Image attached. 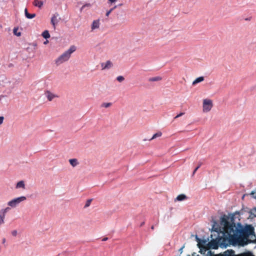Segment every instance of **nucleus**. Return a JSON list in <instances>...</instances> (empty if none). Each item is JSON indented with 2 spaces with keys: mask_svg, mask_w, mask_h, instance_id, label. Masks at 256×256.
Returning <instances> with one entry per match:
<instances>
[{
  "mask_svg": "<svg viewBox=\"0 0 256 256\" xmlns=\"http://www.w3.org/2000/svg\"><path fill=\"white\" fill-rule=\"evenodd\" d=\"M154 226H151V229L153 230H154Z\"/></svg>",
  "mask_w": 256,
  "mask_h": 256,
  "instance_id": "40",
  "label": "nucleus"
},
{
  "mask_svg": "<svg viewBox=\"0 0 256 256\" xmlns=\"http://www.w3.org/2000/svg\"><path fill=\"white\" fill-rule=\"evenodd\" d=\"M76 48L74 46H72L70 48L60 55L57 59L56 60V65H60L63 62L68 61L71 56V54L75 52Z\"/></svg>",
  "mask_w": 256,
  "mask_h": 256,
  "instance_id": "3",
  "label": "nucleus"
},
{
  "mask_svg": "<svg viewBox=\"0 0 256 256\" xmlns=\"http://www.w3.org/2000/svg\"><path fill=\"white\" fill-rule=\"evenodd\" d=\"M114 10V8H111L106 12V16H108Z\"/></svg>",
  "mask_w": 256,
  "mask_h": 256,
  "instance_id": "28",
  "label": "nucleus"
},
{
  "mask_svg": "<svg viewBox=\"0 0 256 256\" xmlns=\"http://www.w3.org/2000/svg\"><path fill=\"white\" fill-rule=\"evenodd\" d=\"M92 201V199H88L86 200V204L84 206V208H87L91 204V202Z\"/></svg>",
  "mask_w": 256,
  "mask_h": 256,
  "instance_id": "24",
  "label": "nucleus"
},
{
  "mask_svg": "<svg viewBox=\"0 0 256 256\" xmlns=\"http://www.w3.org/2000/svg\"><path fill=\"white\" fill-rule=\"evenodd\" d=\"M5 215L0 212V226L4 223Z\"/></svg>",
  "mask_w": 256,
  "mask_h": 256,
  "instance_id": "17",
  "label": "nucleus"
},
{
  "mask_svg": "<svg viewBox=\"0 0 256 256\" xmlns=\"http://www.w3.org/2000/svg\"><path fill=\"white\" fill-rule=\"evenodd\" d=\"M162 133L160 132H158L153 135V136L151 138L150 140L154 139L158 137H160L162 136Z\"/></svg>",
  "mask_w": 256,
  "mask_h": 256,
  "instance_id": "19",
  "label": "nucleus"
},
{
  "mask_svg": "<svg viewBox=\"0 0 256 256\" xmlns=\"http://www.w3.org/2000/svg\"><path fill=\"white\" fill-rule=\"evenodd\" d=\"M250 194L252 198L256 199V192L252 191L250 192Z\"/></svg>",
  "mask_w": 256,
  "mask_h": 256,
  "instance_id": "29",
  "label": "nucleus"
},
{
  "mask_svg": "<svg viewBox=\"0 0 256 256\" xmlns=\"http://www.w3.org/2000/svg\"><path fill=\"white\" fill-rule=\"evenodd\" d=\"M16 188H22L23 189L25 188V184L23 180H21L18 182L16 185Z\"/></svg>",
  "mask_w": 256,
  "mask_h": 256,
  "instance_id": "13",
  "label": "nucleus"
},
{
  "mask_svg": "<svg viewBox=\"0 0 256 256\" xmlns=\"http://www.w3.org/2000/svg\"><path fill=\"white\" fill-rule=\"evenodd\" d=\"M100 20L98 19V20H94L92 22V26H91L92 31H93L95 29L98 28H100Z\"/></svg>",
  "mask_w": 256,
  "mask_h": 256,
  "instance_id": "9",
  "label": "nucleus"
},
{
  "mask_svg": "<svg viewBox=\"0 0 256 256\" xmlns=\"http://www.w3.org/2000/svg\"><path fill=\"white\" fill-rule=\"evenodd\" d=\"M231 232L228 238L223 237L218 239V242L221 246H226L228 242L241 246L251 242L255 243L256 236L254 234V228L250 225L240 228L236 226Z\"/></svg>",
  "mask_w": 256,
  "mask_h": 256,
  "instance_id": "1",
  "label": "nucleus"
},
{
  "mask_svg": "<svg viewBox=\"0 0 256 256\" xmlns=\"http://www.w3.org/2000/svg\"><path fill=\"white\" fill-rule=\"evenodd\" d=\"M184 114V112H180V114H178L176 116L174 117V119H176V118L183 116Z\"/></svg>",
  "mask_w": 256,
  "mask_h": 256,
  "instance_id": "30",
  "label": "nucleus"
},
{
  "mask_svg": "<svg viewBox=\"0 0 256 256\" xmlns=\"http://www.w3.org/2000/svg\"><path fill=\"white\" fill-rule=\"evenodd\" d=\"M234 253V250H228L225 251L223 254H218L217 256H254L253 254L250 251L242 252L238 254H235Z\"/></svg>",
  "mask_w": 256,
  "mask_h": 256,
  "instance_id": "4",
  "label": "nucleus"
},
{
  "mask_svg": "<svg viewBox=\"0 0 256 256\" xmlns=\"http://www.w3.org/2000/svg\"><path fill=\"white\" fill-rule=\"evenodd\" d=\"M108 238H104L102 240V241H106V240H108Z\"/></svg>",
  "mask_w": 256,
  "mask_h": 256,
  "instance_id": "35",
  "label": "nucleus"
},
{
  "mask_svg": "<svg viewBox=\"0 0 256 256\" xmlns=\"http://www.w3.org/2000/svg\"><path fill=\"white\" fill-rule=\"evenodd\" d=\"M17 35L18 36H20V33H18Z\"/></svg>",
  "mask_w": 256,
  "mask_h": 256,
  "instance_id": "42",
  "label": "nucleus"
},
{
  "mask_svg": "<svg viewBox=\"0 0 256 256\" xmlns=\"http://www.w3.org/2000/svg\"><path fill=\"white\" fill-rule=\"evenodd\" d=\"M196 240L198 242V248H200V252L202 251V246L201 244V239H200L197 235L196 236Z\"/></svg>",
  "mask_w": 256,
  "mask_h": 256,
  "instance_id": "16",
  "label": "nucleus"
},
{
  "mask_svg": "<svg viewBox=\"0 0 256 256\" xmlns=\"http://www.w3.org/2000/svg\"><path fill=\"white\" fill-rule=\"evenodd\" d=\"M204 80V78L203 76H200L196 78L193 82L192 84L195 85L196 84L202 82Z\"/></svg>",
  "mask_w": 256,
  "mask_h": 256,
  "instance_id": "15",
  "label": "nucleus"
},
{
  "mask_svg": "<svg viewBox=\"0 0 256 256\" xmlns=\"http://www.w3.org/2000/svg\"><path fill=\"white\" fill-rule=\"evenodd\" d=\"M206 242V240H201V244L202 246V248H205V244Z\"/></svg>",
  "mask_w": 256,
  "mask_h": 256,
  "instance_id": "26",
  "label": "nucleus"
},
{
  "mask_svg": "<svg viewBox=\"0 0 256 256\" xmlns=\"http://www.w3.org/2000/svg\"><path fill=\"white\" fill-rule=\"evenodd\" d=\"M186 199V196L184 194L178 195L176 198V200L178 201H182Z\"/></svg>",
  "mask_w": 256,
  "mask_h": 256,
  "instance_id": "14",
  "label": "nucleus"
},
{
  "mask_svg": "<svg viewBox=\"0 0 256 256\" xmlns=\"http://www.w3.org/2000/svg\"><path fill=\"white\" fill-rule=\"evenodd\" d=\"M24 13H25V16H26H26L29 14V13H28V10H27V8H26V9L24 10Z\"/></svg>",
  "mask_w": 256,
  "mask_h": 256,
  "instance_id": "33",
  "label": "nucleus"
},
{
  "mask_svg": "<svg viewBox=\"0 0 256 256\" xmlns=\"http://www.w3.org/2000/svg\"><path fill=\"white\" fill-rule=\"evenodd\" d=\"M117 7L116 6H115L114 8H114V10Z\"/></svg>",
  "mask_w": 256,
  "mask_h": 256,
  "instance_id": "41",
  "label": "nucleus"
},
{
  "mask_svg": "<svg viewBox=\"0 0 256 256\" xmlns=\"http://www.w3.org/2000/svg\"><path fill=\"white\" fill-rule=\"evenodd\" d=\"M255 243H256V238H255Z\"/></svg>",
  "mask_w": 256,
  "mask_h": 256,
  "instance_id": "43",
  "label": "nucleus"
},
{
  "mask_svg": "<svg viewBox=\"0 0 256 256\" xmlns=\"http://www.w3.org/2000/svg\"><path fill=\"white\" fill-rule=\"evenodd\" d=\"M36 14H29L27 16H26V18H30V19H31V18H34L35 16H36Z\"/></svg>",
  "mask_w": 256,
  "mask_h": 256,
  "instance_id": "25",
  "label": "nucleus"
},
{
  "mask_svg": "<svg viewBox=\"0 0 256 256\" xmlns=\"http://www.w3.org/2000/svg\"><path fill=\"white\" fill-rule=\"evenodd\" d=\"M33 4L35 6H38L39 8H41L44 4V2L42 1L39 0H34L33 2Z\"/></svg>",
  "mask_w": 256,
  "mask_h": 256,
  "instance_id": "11",
  "label": "nucleus"
},
{
  "mask_svg": "<svg viewBox=\"0 0 256 256\" xmlns=\"http://www.w3.org/2000/svg\"><path fill=\"white\" fill-rule=\"evenodd\" d=\"M213 106L212 101L210 99H204L202 102V111L204 112H210Z\"/></svg>",
  "mask_w": 256,
  "mask_h": 256,
  "instance_id": "5",
  "label": "nucleus"
},
{
  "mask_svg": "<svg viewBox=\"0 0 256 256\" xmlns=\"http://www.w3.org/2000/svg\"><path fill=\"white\" fill-rule=\"evenodd\" d=\"M48 40H46V42H44V44H48Z\"/></svg>",
  "mask_w": 256,
  "mask_h": 256,
  "instance_id": "38",
  "label": "nucleus"
},
{
  "mask_svg": "<svg viewBox=\"0 0 256 256\" xmlns=\"http://www.w3.org/2000/svg\"><path fill=\"white\" fill-rule=\"evenodd\" d=\"M26 198L24 196H22L17 198H15L8 202V206L12 208L16 206L20 202L26 200Z\"/></svg>",
  "mask_w": 256,
  "mask_h": 256,
  "instance_id": "6",
  "label": "nucleus"
},
{
  "mask_svg": "<svg viewBox=\"0 0 256 256\" xmlns=\"http://www.w3.org/2000/svg\"><path fill=\"white\" fill-rule=\"evenodd\" d=\"M45 94H46V96L48 100L50 102L54 98L58 97V95L55 94L48 90H47Z\"/></svg>",
  "mask_w": 256,
  "mask_h": 256,
  "instance_id": "8",
  "label": "nucleus"
},
{
  "mask_svg": "<svg viewBox=\"0 0 256 256\" xmlns=\"http://www.w3.org/2000/svg\"><path fill=\"white\" fill-rule=\"evenodd\" d=\"M58 20L56 15H53L51 18V24H52L54 29L56 28V24L58 23Z\"/></svg>",
  "mask_w": 256,
  "mask_h": 256,
  "instance_id": "12",
  "label": "nucleus"
},
{
  "mask_svg": "<svg viewBox=\"0 0 256 256\" xmlns=\"http://www.w3.org/2000/svg\"><path fill=\"white\" fill-rule=\"evenodd\" d=\"M70 164L72 167L77 166L79 162L76 158H72L68 160Z\"/></svg>",
  "mask_w": 256,
  "mask_h": 256,
  "instance_id": "10",
  "label": "nucleus"
},
{
  "mask_svg": "<svg viewBox=\"0 0 256 256\" xmlns=\"http://www.w3.org/2000/svg\"><path fill=\"white\" fill-rule=\"evenodd\" d=\"M202 165V163H200L198 165V166L194 170V172H193V175L196 173V172L197 171V170L200 168V166H201Z\"/></svg>",
  "mask_w": 256,
  "mask_h": 256,
  "instance_id": "27",
  "label": "nucleus"
},
{
  "mask_svg": "<svg viewBox=\"0 0 256 256\" xmlns=\"http://www.w3.org/2000/svg\"><path fill=\"white\" fill-rule=\"evenodd\" d=\"M10 210V208L8 207H7L6 208H4V209H2L0 210V212H1L2 214H4V215L6 216V213L7 212Z\"/></svg>",
  "mask_w": 256,
  "mask_h": 256,
  "instance_id": "21",
  "label": "nucleus"
},
{
  "mask_svg": "<svg viewBox=\"0 0 256 256\" xmlns=\"http://www.w3.org/2000/svg\"><path fill=\"white\" fill-rule=\"evenodd\" d=\"M219 230H220V228L218 229V228H214V231H216V232H218Z\"/></svg>",
  "mask_w": 256,
  "mask_h": 256,
  "instance_id": "36",
  "label": "nucleus"
},
{
  "mask_svg": "<svg viewBox=\"0 0 256 256\" xmlns=\"http://www.w3.org/2000/svg\"><path fill=\"white\" fill-rule=\"evenodd\" d=\"M6 242V239L4 238L2 240V243L4 244Z\"/></svg>",
  "mask_w": 256,
  "mask_h": 256,
  "instance_id": "37",
  "label": "nucleus"
},
{
  "mask_svg": "<svg viewBox=\"0 0 256 256\" xmlns=\"http://www.w3.org/2000/svg\"><path fill=\"white\" fill-rule=\"evenodd\" d=\"M110 3H114L116 2V0H108Z\"/></svg>",
  "mask_w": 256,
  "mask_h": 256,
  "instance_id": "34",
  "label": "nucleus"
},
{
  "mask_svg": "<svg viewBox=\"0 0 256 256\" xmlns=\"http://www.w3.org/2000/svg\"><path fill=\"white\" fill-rule=\"evenodd\" d=\"M161 78L160 77H159V76H156V77H154V78H150V81H152V82H155V81H158V80H161Z\"/></svg>",
  "mask_w": 256,
  "mask_h": 256,
  "instance_id": "20",
  "label": "nucleus"
},
{
  "mask_svg": "<svg viewBox=\"0 0 256 256\" xmlns=\"http://www.w3.org/2000/svg\"><path fill=\"white\" fill-rule=\"evenodd\" d=\"M12 234L13 236H16L17 235V231L16 230H14L12 232Z\"/></svg>",
  "mask_w": 256,
  "mask_h": 256,
  "instance_id": "31",
  "label": "nucleus"
},
{
  "mask_svg": "<svg viewBox=\"0 0 256 256\" xmlns=\"http://www.w3.org/2000/svg\"><path fill=\"white\" fill-rule=\"evenodd\" d=\"M100 65L102 70L110 69L113 66L112 62L110 60L106 61V63L102 62L100 64Z\"/></svg>",
  "mask_w": 256,
  "mask_h": 256,
  "instance_id": "7",
  "label": "nucleus"
},
{
  "mask_svg": "<svg viewBox=\"0 0 256 256\" xmlns=\"http://www.w3.org/2000/svg\"><path fill=\"white\" fill-rule=\"evenodd\" d=\"M116 80L120 82H121L124 80V78L123 76H120L116 78Z\"/></svg>",
  "mask_w": 256,
  "mask_h": 256,
  "instance_id": "23",
  "label": "nucleus"
},
{
  "mask_svg": "<svg viewBox=\"0 0 256 256\" xmlns=\"http://www.w3.org/2000/svg\"><path fill=\"white\" fill-rule=\"evenodd\" d=\"M229 218L226 215H224L220 218V224L222 226L224 237L228 238L236 227L235 224H230L228 222Z\"/></svg>",
  "mask_w": 256,
  "mask_h": 256,
  "instance_id": "2",
  "label": "nucleus"
},
{
  "mask_svg": "<svg viewBox=\"0 0 256 256\" xmlns=\"http://www.w3.org/2000/svg\"><path fill=\"white\" fill-rule=\"evenodd\" d=\"M111 106H112V103H110V102H104L102 104V107H104L106 108H108Z\"/></svg>",
  "mask_w": 256,
  "mask_h": 256,
  "instance_id": "22",
  "label": "nucleus"
},
{
  "mask_svg": "<svg viewBox=\"0 0 256 256\" xmlns=\"http://www.w3.org/2000/svg\"><path fill=\"white\" fill-rule=\"evenodd\" d=\"M4 120V117L2 116H0V125L2 124Z\"/></svg>",
  "mask_w": 256,
  "mask_h": 256,
  "instance_id": "32",
  "label": "nucleus"
},
{
  "mask_svg": "<svg viewBox=\"0 0 256 256\" xmlns=\"http://www.w3.org/2000/svg\"><path fill=\"white\" fill-rule=\"evenodd\" d=\"M42 36L44 38H48L50 37V34L48 32V31L47 30H44L42 33Z\"/></svg>",
  "mask_w": 256,
  "mask_h": 256,
  "instance_id": "18",
  "label": "nucleus"
},
{
  "mask_svg": "<svg viewBox=\"0 0 256 256\" xmlns=\"http://www.w3.org/2000/svg\"><path fill=\"white\" fill-rule=\"evenodd\" d=\"M144 224V222H142L140 224V226H142Z\"/></svg>",
  "mask_w": 256,
  "mask_h": 256,
  "instance_id": "39",
  "label": "nucleus"
}]
</instances>
